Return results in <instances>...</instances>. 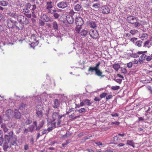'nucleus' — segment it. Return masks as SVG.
<instances>
[{"label": "nucleus", "mask_w": 152, "mask_h": 152, "mask_svg": "<svg viewBox=\"0 0 152 152\" xmlns=\"http://www.w3.org/2000/svg\"><path fill=\"white\" fill-rule=\"evenodd\" d=\"M5 45V44L3 42L1 41L0 42V50L2 51L4 50V46Z\"/></svg>", "instance_id": "obj_28"}, {"label": "nucleus", "mask_w": 152, "mask_h": 152, "mask_svg": "<svg viewBox=\"0 0 152 152\" xmlns=\"http://www.w3.org/2000/svg\"><path fill=\"white\" fill-rule=\"evenodd\" d=\"M35 126V125L34 124L33 125H31L30 127H28L29 131L31 132L33 131Z\"/></svg>", "instance_id": "obj_34"}, {"label": "nucleus", "mask_w": 152, "mask_h": 152, "mask_svg": "<svg viewBox=\"0 0 152 152\" xmlns=\"http://www.w3.org/2000/svg\"><path fill=\"white\" fill-rule=\"evenodd\" d=\"M88 31L85 29H82L80 32L79 33L80 35L83 37L85 36L88 33Z\"/></svg>", "instance_id": "obj_24"}, {"label": "nucleus", "mask_w": 152, "mask_h": 152, "mask_svg": "<svg viewBox=\"0 0 152 152\" xmlns=\"http://www.w3.org/2000/svg\"><path fill=\"white\" fill-rule=\"evenodd\" d=\"M82 27L81 26H76V27H75V31H76L78 33H79L80 30V29Z\"/></svg>", "instance_id": "obj_40"}, {"label": "nucleus", "mask_w": 152, "mask_h": 152, "mask_svg": "<svg viewBox=\"0 0 152 152\" xmlns=\"http://www.w3.org/2000/svg\"><path fill=\"white\" fill-rule=\"evenodd\" d=\"M142 43V41H137L135 43V45L138 47H141Z\"/></svg>", "instance_id": "obj_31"}, {"label": "nucleus", "mask_w": 152, "mask_h": 152, "mask_svg": "<svg viewBox=\"0 0 152 152\" xmlns=\"http://www.w3.org/2000/svg\"><path fill=\"white\" fill-rule=\"evenodd\" d=\"M114 80H115L117 83H118L119 84L121 83L122 80L121 79H118L116 80L114 79Z\"/></svg>", "instance_id": "obj_58"}, {"label": "nucleus", "mask_w": 152, "mask_h": 152, "mask_svg": "<svg viewBox=\"0 0 152 152\" xmlns=\"http://www.w3.org/2000/svg\"><path fill=\"white\" fill-rule=\"evenodd\" d=\"M8 2L6 1L2 0H0V6L3 7H5L7 6L8 4Z\"/></svg>", "instance_id": "obj_26"}, {"label": "nucleus", "mask_w": 152, "mask_h": 152, "mask_svg": "<svg viewBox=\"0 0 152 152\" xmlns=\"http://www.w3.org/2000/svg\"><path fill=\"white\" fill-rule=\"evenodd\" d=\"M42 18L43 20H44L46 22H48L50 20V19L49 17L46 15H43L42 16Z\"/></svg>", "instance_id": "obj_27"}, {"label": "nucleus", "mask_w": 152, "mask_h": 152, "mask_svg": "<svg viewBox=\"0 0 152 152\" xmlns=\"http://www.w3.org/2000/svg\"><path fill=\"white\" fill-rule=\"evenodd\" d=\"M119 88L120 86H112L111 87V89L113 90H118L119 89Z\"/></svg>", "instance_id": "obj_45"}, {"label": "nucleus", "mask_w": 152, "mask_h": 152, "mask_svg": "<svg viewBox=\"0 0 152 152\" xmlns=\"http://www.w3.org/2000/svg\"><path fill=\"white\" fill-rule=\"evenodd\" d=\"M152 59V56H148L146 58V60L147 61H149Z\"/></svg>", "instance_id": "obj_57"}, {"label": "nucleus", "mask_w": 152, "mask_h": 152, "mask_svg": "<svg viewBox=\"0 0 152 152\" xmlns=\"http://www.w3.org/2000/svg\"><path fill=\"white\" fill-rule=\"evenodd\" d=\"M127 20L129 23L133 24L135 23V22L137 20V18L133 17L132 16H130L128 17L127 18Z\"/></svg>", "instance_id": "obj_9"}, {"label": "nucleus", "mask_w": 152, "mask_h": 152, "mask_svg": "<svg viewBox=\"0 0 152 152\" xmlns=\"http://www.w3.org/2000/svg\"><path fill=\"white\" fill-rule=\"evenodd\" d=\"M33 124H34L36 127L35 130L36 131H39L40 129L43 127L44 124L43 121H41L39 122L38 126L37 125V123L36 121L33 122Z\"/></svg>", "instance_id": "obj_7"}, {"label": "nucleus", "mask_w": 152, "mask_h": 152, "mask_svg": "<svg viewBox=\"0 0 152 152\" xmlns=\"http://www.w3.org/2000/svg\"><path fill=\"white\" fill-rule=\"evenodd\" d=\"M137 32L138 31L135 29L132 30L130 31V33L132 34H135L137 33Z\"/></svg>", "instance_id": "obj_47"}, {"label": "nucleus", "mask_w": 152, "mask_h": 152, "mask_svg": "<svg viewBox=\"0 0 152 152\" xmlns=\"http://www.w3.org/2000/svg\"><path fill=\"white\" fill-rule=\"evenodd\" d=\"M113 68L116 71H118L119 68H120V66L118 64H114L113 65Z\"/></svg>", "instance_id": "obj_29"}, {"label": "nucleus", "mask_w": 152, "mask_h": 152, "mask_svg": "<svg viewBox=\"0 0 152 152\" xmlns=\"http://www.w3.org/2000/svg\"><path fill=\"white\" fill-rule=\"evenodd\" d=\"M31 38L32 39H33L34 41H35L37 43V44L38 43V40L37 39V38L36 37L35 35L34 34L32 35L31 37Z\"/></svg>", "instance_id": "obj_30"}, {"label": "nucleus", "mask_w": 152, "mask_h": 152, "mask_svg": "<svg viewBox=\"0 0 152 152\" xmlns=\"http://www.w3.org/2000/svg\"><path fill=\"white\" fill-rule=\"evenodd\" d=\"M48 132L47 130L46 129H43L42 130V135H43L45 134L48 133Z\"/></svg>", "instance_id": "obj_56"}, {"label": "nucleus", "mask_w": 152, "mask_h": 152, "mask_svg": "<svg viewBox=\"0 0 152 152\" xmlns=\"http://www.w3.org/2000/svg\"><path fill=\"white\" fill-rule=\"evenodd\" d=\"M147 88L149 91L150 93L152 94V89L151 87L150 86H148L147 87Z\"/></svg>", "instance_id": "obj_60"}, {"label": "nucleus", "mask_w": 152, "mask_h": 152, "mask_svg": "<svg viewBox=\"0 0 152 152\" xmlns=\"http://www.w3.org/2000/svg\"><path fill=\"white\" fill-rule=\"evenodd\" d=\"M112 95H109L106 96V99L107 100H108L112 97Z\"/></svg>", "instance_id": "obj_61"}, {"label": "nucleus", "mask_w": 152, "mask_h": 152, "mask_svg": "<svg viewBox=\"0 0 152 152\" xmlns=\"http://www.w3.org/2000/svg\"><path fill=\"white\" fill-rule=\"evenodd\" d=\"M26 105L22 103L19 106V108L20 110H23L26 106Z\"/></svg>", "instance_id": "obj_39"}, {"label": "nucleus", "mask_w": 152, "mask_h": 152, "mask_svg": "<svg viewBox=\"0 0 152 152\" xmlns=\"http://www.w3.org/2000/svg\"><path fill=\"white\" fill-rule=\"evenodd\" d=\"M146 57V56L145 54H142L140 56L141 58L143 60L145 59Z\"/></svg>", "instance_id": "obj_59"}, {"label": "nucleus", "mask_w": 152, "mask_h": 152, "mask_svg": "<svg viewBox=\"0 0 152 152\" xmlns=\"http://www.w3.org/2000/svg\"><path fill=\"white\" fill-rule=\"evenodd\" d=\"M13 131H11L8 133V134L5 135L4 138L5 141H7L11 145L16 146L17 145V138L15 137H13Z\"/></svg>", "instance_id": "obj_2"}, {"label": "nucleus", "mask_w": 152, "mask_h": 152, "mask_svg": "<svg viewBox=\"0 0 152 152\" xmlns=\"http://www.w3.org/2000/svg\"><path fill=\"white\" fill-rule=\"evenodd\" d=\"M130 57H131L135 58H137L138 56L137 53H132V54L130 55Z\"/></svg>", "instance_id": "obj_44"}, {"label": "nucleus", "mask_w": 152, "mask_h": 152, "mask_svg": "<svg viewBox=\"0 0 152 152\" xmlns=\"http://www.w3.org/2000/svg\"><path fill=\"white\" fill-rule=\"evenodd\" d=\"M42 111L41 110L38 111L37 112L36 114L38 116H39L42 115Z\"/></svg>", "instance_id": "obj_50"}, {"label": "nucleus", "mask_w": 152, "mask_h": 152, "mask_svg": "<svg viewBox=\"0 0 152 152\" xmlns=\"http://www.w3.org/2000/svg\"><path fill=\"white\" fill-rule=\"evenodd\" d=\"M39 26H43L45 24V22L42 20H39Z\"/></svg>", "instance_id": "obj_48"}, {"label": "nucleus", "mask_w": 152, "mask_h": 152, "mask_svg": "<svg viewBox=\"0 0 152 152\" xmlns=\"http://www.w3.org/2000/svg\"><path fill=\"white\" fill-rule=\"evenodd\" d=\"M148 37V35L147 34L144 33L142 34L140 38L142 40H144L145 38H147Z\"/></svg>", "instance_id": "obj_32"}, {"label": "nucleus", "mask_w": 152, "mask_h": 152, "mask_svg": "<svg viewBox=\"0 0 152 152\" xmlns=\"http://www.w3.org/2000/svg\"><path fill=\"white\" fill-rule=\"evenodd\" d=\"M53 16L55 19H57L59 17V15L56 13H53Z\"/></svg>", "instance_id": "obj_53"}, {"label": "nucleus", "mask_w": 152, "mask_h": 152, "mask_svg": "<svg viewBox=\"0 0 152 152\" xmlns=\"http://www.w3.org/2000/svg\"><path fill=\"white\" fill-rule=\"evenodd\" d=\"M24 28L23 25L21 23H18L17 21L15 24L14 28H15L16 29L19 30H22Z\"/></svg>", "instance_id": "obj_13"}, {"label": "nucleus", "mask_w": 152, "mask_h": 152, "mask_svg": "<svg viewBox=\"0 0 152 152\" xmlns=\"http://www.w3.org/2000/svg\"><path fill=\"white\" fill-rule=\"evenodd\" d=\"M89 26L91 28H96V23L94 21H90L88 23Z\"/></svg>", "instance_id": "obj_19"}, {"label": "nucleus", "mask_w": 152, "mask_h": 152, "mask_svg": "<svg viewBox=\"0 0 152 152\" xmlns=\"http://www.w3.org/2000/svg\"><path fill=\"white\" fill-rule=\"evenodd\" d=\"M14 117L17 119H20L21 118V114L18 110L15 109L14 111Z\"/></svg>", "instance_id": "obj_15"}, {"label": "nucleus", "mask_w": 152, "mask_h": 152, "mask_svg": "<svg viewBox=\"0 0 152 152\" xmlns=\"http://www.w3.org/2000/svg\"><path fill=\"white\" fill-rule=\"evenodd\" d=\"M65 116L64 115H60L59 114L58 112H55L53 113L52 115V118L53 121H54L57 119H61L62 117Z\"/></svg>", "instance_id": "obj_6"}, {"label": "nucleus", "mask_w": 152, "mask_h": 152, "mask_svg": "<svg viewBox=\"0 0 152 152\" xmlns=\"http://www.w3.org/2000/svg\"><path fill=\"white\" fill-rule=\"evenodd\" d=\"M57 6L58 7L61 9L65 8L68 6L67 3L64 1H62L58 3Z\"/></svg>", "instance_id": "obj_10"}, {"label": "nucleus", "mask_w": 152, "mask_h": 152, "mask_svg": "<svg viewBox=\"0 0 152 152\" xmlns=\"http://www.w3.org/2000/svg\"><path fill=\"white\" fill-rule=\"evenodd\" d=\"M29 147L27 144H26L24 146V149L25 150H27L28 149Z\"/></svg>", "instance_id": "obj_63"}, {"label": "nucleus", "mask_w": 152, "mask_h": 152, "mask_svg": "<svg viewBox=\"0 0 152 152\" xmlns=\"http://www.w3.org/2000/svg\"><path fill=\"white\" fill-rule=\"evenodd\" d=\"M9 15L11 17L14 18H17V17L18 16L14 12L10 13Z\"/></svg>", "instance_id": "obj_33"}, {"label": "nucleus", "mask_w": 152, "mask_h": 152, "mask_svg": "<svg viewBox=\"0 0 152 152\" xmlns=\"http://www.w3.org/2000/svg\"><path fill=\"white\" fill-rule=\"evenodd\" d=\"M7 25L9 28H14L15 24L16 21L13 20L12 18H8L6 21Z\"/></svg>", "instance_id": "obj_4"}, {"label": "nucleus", "mask_w": 152, "mask_h": 152, "mask_svg": "<svg viewBox=\"0 0 152 152\" xmlns=\"http://www.w3.org/2000/svg\"><path fill=\"white\" fill-rule=\"evenodd\" d=\"M31 4L29 3H27L25 5V7L30 11V8Z\"/></svg>", "instance_id": "obj_43"}, {"label": "nucleus", "mask_w": 152, "mask_h": 152, "mask_svg": "<svg viewBox=\"0 0 152 152\" xmlns=\"http://www.w3.org/2000/svg\"><path fill=\"white\" fill-rule=\"evenodd\" d=\"M66 20L68 23L72 24L73 23L74 18L72 16L68 15L66 17Z\"/></svg>", "instance_id": "obj_17"}, {"label": "nucleus", "mask_w": 152, "mask_h": 152, "mask_svg": "<svg viewBox=\"0 0 152 152\" xmlns=\"http://www.w3.org/2000/svg\"><path fill=\"white\" fill-rule=\"evenodd\" d=\"M5 20V17L2 14H0V21L3 22Z\"/></svg>", "instance_id": "obj_36"}, {"label": "nucleus", "mask_w": 152, "mask_h": 152, "mask_svg": "<svg viewBox=\"0 0 152 152\" xmlns=\"http://www.w3.org/2000/svg\"><path fill=\"white\" fill-rule=\"evenodd\" d=\"M54 104L53 107L55 108H57L60 105L59 101L58 99H55L54 102Z\"/></svg>", "instance_id": "obj_22"}, {"label": "nucleus", "mask_w": 152, "mask_h": 152, "mask_svg": "<svg viewBox=\"0 0 152 152\" xmlns=\"http://www.w3.org/2000/svg\"><path fill=\"white\" fill-rule=\"evenodd\" d=\"M1 128L2 129L4 133H8L9 131V129L7 128L6 124L5 123H3L1 125Z\"/></svg>", "instance_id": "obj_16"}, {"label": "nucleus", "mask_w": 152, "mask_h": 152, "mask_svg": "<svg viewBox=\"0 0 152 152\" xmlns=\"http://www.w3.org/2000/svg\"><path fill=\"white\" fill-rule=\"evenodd\" d=\"M81 6L79 4H77L74 7L75 10L77 11H80L82 9Z\"/></svg>", "instance_id": "obj_25"}, {"label": "nucleus", "mask_w": 152, "mask_h": 152, "mask_svg": "<svg viewBox=\"0 0 152 152\" xmlns=\"http://www.w3.org/2000/svg\"><path fill=\"white\" fill-rule=\"evenodd\" d=\"M89 34L90 37L93 39H96L99 37V33L96 30L91 29Z\"/></svg>", "instance_id": "obj_5"}, {"label": "nucleus", "mask_w": 152, "mask_h": 152, "mask_svg": "<svg viewBox=\"0 0 152 152\" xmlns=\"http://www.w3.org/2000/svg\"><path fill=\"white\" fill-rule=\"evenodd\" d=\"M75 23L76 26H82L83 24V21L81 18L78 17L75 19Z\"/></svg>", "instance_id": "obj_8"}, {"label": "nucleus", "mask_w": 152, "mask_h": 152, "mask_svg": "<svg viewBox=\"0 0 152 152\" xmlns=\"http://www.w3.org/2000/svg\"><path fill=\"white\" fill-rule=\"evenodd\" d=\"M3 142V138L2 135L0 137V146L1 145Z\"/></svg>", "instance_id": "obj_52"}, {"label": "nucleus", "mask_w": 152, "mask_h": 152, "mask_svg": "<svg viewBox=\"0 0 152 152\" xmlns=\"http://www.w3.org/2000/svg\"><path fill=\"white\" fill-rule=\"evenodd\" d=\"M92 103L90 102V101L88 99H86L83 100L80 103V105L82 106L86 105L88 106H90Z\"/></svg>", "instance_id": "obj_11"}, {"label": "nucleus", "mask_w": 152, "mask_h": 152, "mask_svg": "<svg viewBox=\"0 0 152 152\" xmlns=\"http://www.w3.org/2000/svg\"><path fill=\"white\" fill-rule=\"evenodd\" d=\"M8 143V142L7 141H6L5 140V142L4 143L3 146V148L5 152H7V149L9 147Z\"/></svg>", "instance_id": "obj_18"}, {"label": "nucleus", "mask_w": 152, "mask_h": 152, "mask_svg": "<svg viewBox=\"0 0 152 152\" xmlns=\"http://www.w3.org/2000/svg\"><path fill=\"white\" fill-rule=\"evenodd\" d=\"M99 4L98 3L94 4L93 5L92 7H95V8H97L99 7Z\"/></svg>", "instance_id": "obj_55"}, {"label": "nucleus", "mask_w": 152, "mask_h": 152, "mask_svg": "<svg viewBox=\"0 0 152 152\" xmlns=\"http://www.w3.org/2000/svg\"><path fill=\"white\" fill-rule=\"evenodd\" d=\"M23 11L25 12L26 13H29L30 12V11H29V10L27 9L25 7V8L23 9Z\"/></svg>", "instance_id": "obj_54"}, {"label": "nucleus", "mask_w": 152, "mask_h": 152, "mask_svg": "<svg viewBox=\"0 0 152 152\" xmlns=\"http://www.w3.org/2000/svg\"><path fill=\"white\" fill-rule=\"evenodd\" d=\"M13 113V111L12 110L10 109L7 110L6 112V115L8 119L10 118V116Z\"/></svg>", "instance_id": "obj_21"}, {"label": "nucleus", "mask_w": 152, "mask_h": 152, "mask_svg": "<svg viewBox=\"0 0 152 152\" xmlns=\"http://www.w3.org/2000/svg\"><path fill=\"white\" fill-rule=\"evenodd\" d=\"M17 20L18 22L22 24L26 25L28 23V21L26 17L21 15H19L17 17Z\"/></svg>", "instance_id": "obj_3"}, {"label": "nucleus", "mask_w": 152, "mask_h": 152, "mask_svg": "<svg viewBox=\"0 0 152 152\" xmlns=\"http://www.w3.org/2000/svg\"><path fill=\"white\" fill-rule=\"evenodd\" d=\"M53 2L50 1L48 2L47 3L46 5V8L48 10V12L49 13H51V9L53 7Z\"/></svg>", "instance_id": "obj_12"}, {"label": "nucleus", "mask_w": 152, "mask_h": 152, "mask_svg": "<svg viewBox=\"0 0 152 152\" xmlns=\"http://www.w3.org/2000/svg\"><path fill=\"white\" fill-rule=\"evenodd\" d=\"M107 94L105 93H103L102 94H100L99 96L102 99L103 98H104L106 97V96Z\"/></svg>", "instance_id": "obj_41"}, {"label": "nucleus", "mask_w": 152, "mask_h": 152, "mask_svg": "<svg viewBox=\"0 0 152 152\" xmlns=\"http://www.w3.org/2000/svg\"><path fill=\"white\" fill-rule=\"evenodd\" d=\"M53 29L55 31L58 30V25L56 21H54L52 24Z\"/></svg>", "instance_id": "obj_20"}, {"label": "nucleus", "mask_w": 152, "mask_h": 152, "mask_svg": "<svg viewBox=\"0 0 152 152\" xmlns=\"http://www.w3.org/2000/svg\"><path fill=\"white\" fill-rule=\"evenodd\" d=\"M37 8L35 4L31 5V7L30 8V12H31L32 13H34V11Z\"/></svg>", "instance_id": "obj_23"}, {"label": "nucleus", "mask_w": 152, "mask_h": 152, "mask_svg": "<svg viewBox=\"0 0 152 152\" xmlns=\"http://www.w3.org/2000/svg\"><path fill=\"white\" fill-rule=\"evenodd\" d=\"M102 8V13L104 14H108L110 12V8L106 6H103Z\"/></svg>", "instance_id": "obj_14"}, {"label": "nucleus", "mask_w": 152, "mask_h": 152, "mask_svg": "<svg viewBox=\"0 0 152 152\" xmlns=\"http://www.w3.org/2000/svg\"><path fill=\"white\" fill-rule=\"evenodd\" d=\"M150 43L149 40L146 41L144 43L143 46L144 47H147L148 48H149L150 46L149 45V44Z\"/></svg>", "instance_id": "obj_37"}, {"label": "nucleus", "mask_w": 152, "mask_h": 152, "mask_svg": "<svg viewBox=\"0 0 152 152\" xmlns=\"http://www.w3.org/2000/svg\"><path fill=\"white\" fill-rule=\"evenodd\" d=\"M86 110L85 108H81L80 110H77V111H78L79 113H81L83 112H85Z\"/></svg>", "instance_id": "obj_42"}, {"label": "nucleus", "mask_w": 152, "mask_h": 152, "mask_svg": "<svg viewBox=\"0 0 152 152\" xmlns=\"http://www.w3.org/2000/svg\"><path fill=\"white\" fill-rule=\"evenodd\" d=\"M133 142L132 140H127V145H130L133 147H134V145L133 144Z\"/></svg>", "instance_id": "obj_35"}, {"label": "nucleus", "mask_w": 152, "mask_h": 152, "mask_svg": "<svg viewBox=\"0 0 152 152\" xmlns=\"http://www.w3.org/2000/svg\"><path fill=\"white\" fill-rule=\"evenodd\" d=\"M132 65L133 64L131 62L128 63L127 64V66L129 68H131L132 67Z\"/></svg>", "instance_id": "obj_49"}, {"label": "nucleus", "mask_w": 152, "mask_h": 152, "mask_svg": "<svg viewBox=\"0 0 152 152\" xmlns=\"http://www.w3.org/2000/svg\"><path fill=\"white\" fill-rule=\"evenodd\" d=\"M32 122V121L31 120L28 119L26 121V123L27 124H29Z\"/></svg>", "instance_id": "obj_62"}, {"label": "nucleus", "mask_w": 152, "mask_h": 152, "mask_svg": "<svg viewBox=\"0 0 152 152\" xmlns=\"http://www.w3.org/2000/svg\"><path fill=\"white\" fill-rule=\"evenodd\" d=\"M120 68L121 72L124 74H125L127 73V71L125 68L121 67Z\"/></svg>", "instance_id": "obj_38"}, {"label": "nucleus", "mask_w": 152, "mask_h": 152, "mask_svg": "<svg viewBox=\"0 0 152 152\" xmlns=\"http://www.w3.org/2000/svg\"><path fill=\"white\" fill-rule=\"evenodd\" d=\"M120 124V122H118V121H114L112 122L111 124V125H114L115 126H118Z\"/></svg>", "instance_id": "obj_46"}, {"label": "nucleus", "mask_w": 152, "mask_h": 152, "mask_svg": "<svg viewBox=\"0 0 152 152\" xmlns=\"http://www.w3.org/2000/svg\"><path fill=\"white\" fill-rule=\"evenodd\" d=\"M111 115L113 117H118L119 116V114L117 113H115L112 114Z\"/></svg>", "instance_id": "obj_64"}, {"label": "nucleus", "mask_w": 152, "mask_h": 152, "mask_svg": "<svg viewBox=\"0 0 152 152\" xmlns=\"http://www.w3.org/2000/svg\"><path fill=\"white\" fill-rule=\"evenodd\" d=\"M134 24H135V27H140V26L141 25V24L139 22H136V21L135 22V23H134Z\"/></svg>", "instance_id": "obj_51"}, {"label": "nucleus", "mask_w": 152, "mask_h": 152, "mask_svg": "<svg viewBox=\"0 0 152 152\" xmlns=\"http://www.w3.org/2000/svg\"><path fill=\"white\" fill-rule=\"evenodd\" d=\"M101 64L100 62H99L96 64L95 67L90 66L88 69V71L91 73H93L95 72V74L100 77V78L105 77V75H102V72L99 69V66Z\"/></svg>", "instance_id": "obj_1"}]
</instances>
